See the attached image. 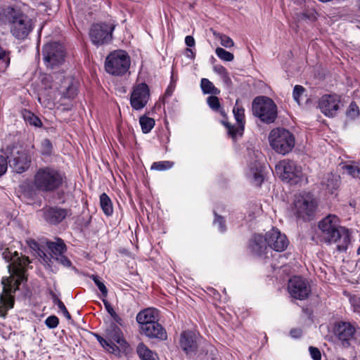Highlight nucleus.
<instances>
[{
    "mask_svg": "<svg viewBox=\"0 0 360 360\" xmlns=\"http://www.w3.org/2000/svg\"><path fill=\"white\" fill-rule=\"evenodd\" d=\"M310 355L314 360H321V354L320 350L317 347H309V348Z\"/></svg>",
    "mask_w": 360,
    "mask_h": 360,
    "instance_id": "48",
    "label": "nucleus"
},
{
    "mask_svg": "<svg viewBox=\"0 0 360 360\" xmlns=\"http://www.w3.org/2000/svg\"><path fill=\"white\" fill-rule=\"evenodd\" d=\"M252 112L264 123L270 124L277 117V107L272 99L264 97H256L252 102Z\"/></svg>",
    "mask_w": 360,
    "mask_h": 360,
    "instance_id": "6",
    "label": "nucleus"
},
{
    "mask_svg": "<svg viewBox=\"0 0 360 360\" xmlns=\"http://www.w3.org/2000/svg\"><path fill=\"white\" fill-rule=\"evenodd\" d=\"M0 254L6 262L8 271L12 275L21 276L24 274L25 268L30 262L27 257H20L17 251H12L8 248L0 250Z\"/></svg>",
    "mask_w": 360,
    "mask_h": 360,
    "instance_id": "11",
    "label": "nucleus"
},
{
    "mask_svg": "<svg viewBox=\"0 0 360 360\" xmlns=\"http://www.w3.org/2000/svg\"><path fill=\"white\" fill-rule=\"evenodd\" d=\"M214 224H218L219 229L220 231L223 232L225 231L226 227H225L224 220L223 217L217 215L216 213H215Z\"/></svg>",
    "mask_w": 360,
    "mask_h": 360,
    "instance_id": "50",
    "label": "nucleus"
},
{
    "mask_svg": "<svg viewBox=\"0 0 360 360\" xmlns=\"http://www.w3.org/2000/svg\"><path fill=\"white\" fill-rule=\"evenodd\" d=\"M139 123L141 124L142 131L144 134H147L153 128L155 125V120L153 118L143 115L140 117Z\"/></svg>",
    "mask_w": 360,
    "mask_h": 360,
    "instance_id": "32",
    "label": "nucleus"
},
{
    "mask_svg": "<svg viewBox=\"0 0 360 360\" xmlns=\"http://www.w3.org/2000/svg\"><path fill=\"white\" fill-rule=\"evenodd\" d=\"M44 142H45V143H47V144H49V145H51L50 141H49V140H47V139H46V140L44 141Z\"/></svg>",
    "mask_w": 360,
    "mask_h": 360,
    "instance_id": "60",
    "label": "nucleus"
},
{
    "mask_svg": "<svg viewBox=\"0 0 360 360\" xmlns=\"http://www.w3.org/2000/svg\"><path fill=\"white\" fill-rule=\"evenodd\" d=\"M288 290L292 297L300 300L307 298L311 293L309 283L300 276H294L289 280Z\"/></svg>",
    "mask_w": 360,
    "mask_h": 360,
    "instance_id": "17",
    "label": "nucleus"
},
{
    "mask_svg": "<svg viewBox=\"0 0 360 360\" xmlns=\"http://www.w3.org/2000/svg\"><path fill=\"white\" fill-rule=\"evenodd\" d=\"M357 254L358 255H360V246L359 247L358 250H357Z\"/></svg>",
    "mask_w": 360,
    "mask_h": 360,
    "instance_id": "61",
    "label": "nucleus"
},
{
    "mask_svg": "<svg viewBox=\"0 0 360 360\" xmlns=\"http://www.w3.org/2000/svg\"><path fill=\"white\" fill-rule=\"evenodd\" d=\"M207 102L211 109L214 111L219 112L222 116L226 115L224 111L221 108V104L218 97L215 96H209L207 98Z\"/></svg>",
    "mask_w": 360,
    "mask_h": 360,
    "instance_id": "33",
    "label": "nucleus"
},
{
    "mask_svg": "<svg viewBox=\"0 0 360 360\" xmlns=\"http://www.w3.org/2000/svg\"><path fill=\"white\" fill-rule=\"evenodd\" d=\"M214 36L220 40L221 46L226 48H231L234 46L233 41L228 36L212 31Z\"/></svg>",
    "mask_w": 360,
    "mask_h": 360,
    "instance_id": "37",
    "label": "nucleus"
},
{
    "mask_svg": "<svg viewBox=\"0 0 360 360\" xmlns=\"http://www.w3.org/2000/svg\"><path fill=\"white\" fill-rule=\"evenodd\" d=\"M58 323L59 319L57 316L54 315L49 316L45 321L46 326L49 328H56Z\"/></svg>",
    "mask_w": 360,
    "mask_h": 360,
    "instance_id": "44",
    "label": "nucleus"
},
{
    "mask_svg": "<svg viewBox=\"0 0 360 360\" xmlns=\"http://www.w3.org/2000/svg\"><path fill=\"white\" fill-rule=\"evenodd\" d=\"M53 259L57 261L58 263L61 264L64 266H70L71 265V262L70 261V259L63 254L60 255Z\"/></svg>",
    "mask_w": 360,
    "mask_h": 360,
    "instance_id": "49",
    "label": "nucleus"
},
{
    "mask_svg": "<svg viewBox=\"0 0 360 360\" xmlns=\"http://www.w3.org/2000/svg\"><path fill=\"white\" fill-rule=\"evenodd\" d=\"M305 91L304 88L302 86L300 85H296L294 87L292 96L294 100L300 104V98L303 95L304 92Z\"/></svg>",
    "mask_w": 360,
    "mask_h": 360,
    "instance_id": "43",
    "label": "nucleus"
},
{
    "mask_svg": "<svg viewBox=\"0 0 360 360\" xmlns=\"http://www.w3.org/2000/svg\"><path fill=\"white\" fill-rule=\"evenodd\" d=\"M217 56L222 60L230 62L234 59L233 53L226 51L223 48L217 47L215 50Z\"/></svg>",
    "mask_w": 360,
    "mask_h": 360,
    "instance_id": "38",
    "label": "nucleus"
},
{
    "mask_svg": "<svg viewBox=\"0 0 360 360\" xmlns=\"http://www.w3.org/2000/svg\"><path fill=\"white\" fill-rule=\"evenodd\" d=\"M18 279L14 281L13 284L12 281H8V278L2 280L4 285V292L5 295H0V304H1L0 309V316H5L8 309L13 308L14 304V300L11 296L12 292H15L19 288L21 281L23 279V274L21 276H16Z\"/></svg>",
    "mask_w": 360,
    "mask_h": 360,
    "instance_id": "13",
    "label": "nucleus"
},
{
    "mask_svg": "<svg viewBox=\"0 0 360 360\" xmlns=\"http://www.w3.org/2000/svg\"><path fill=\"white\" fill-rule=\"evenodd\" d=\"M8 160L7 156L5 158L3 155H0V176L6 173L8 168Z\"/></svg>",
    "mask_w": 360,
    "mask_h": 360,
    "instance_id": "47",
    "label": "nucleus"
},
{
    "mask_svg": "<svg viewBox=\"0 0 360 360\" xmlns=\"http://www.w3.org/2000/svg\"><path fill=\"white\" fill-rule=\"evenodd\" d=\"M318 237L326 244H335L339 252L345 251L351 242L349 230L340 224L339 219L334 214L324 217L318 224Z\"/></svg>",
    "mask_w": 360,
    "mask_h": 360,
    "instance_id": "1",
    "label": "nucleus"
},
{
    "mask_svg": "<svg viewBox=\"0 0 360 360\" xmlns=\"http://www.w3.org/2000/svg\"><path fill=\"white\" fill-rule=\"evenodd\" d=\"M137 353L141 360H159L156 353L149 349L143 343H139Z\"/></svg>",
    "mask_w": 360,
    "mask_h": 360,
    "instance_id": "29",
    "label": "nucleus"
},
{
    "mask_svg": "<svg viewBox=\"0 0 360 360\" xmlns=\"http://www.w3.org/2000/svg\"><path fill=\"white\" fill-rule=\"evenodd\" d=\"M143 333L150 339H156L160 341L166 340L167 334L165 329L158 321L148 323L141 326Z\"/></svg>",
    "mask_w": 360,
    "mask_h": 360,
    "instance_id": "23",
    "label": "nucleus"
},
{
    "mask_svg": "<svg viewBox=\"0 0 360 360\" xmlns=\"http://www.w3.org/2000/svg\"><path fill=\"white\" fill-rule=\"evenodd\" d=\"M42 53L46 65L52 68L61 64L65 56L63 46L58 42L45 44L43 47Z\"/></svg>",
    "mask_w": 360,
    "mask_h": 360,
    "instance_id": "15",
    "label": "nucleus"
},
{
    "mask_svg": "<svg viewBox=\"0 0 360 360\" xmlns=\"http://www.w3.org/2000/svg\"><path fill=\"white\" fill-rule=\"evenodd\" d=\"M65 175L52 167H43L37 169L33 176V185L40 192L51 193L63 184Z\"/></svg>",
    "mask_w": 360,
    "mask_h": 360,
    "instance_id": "2",
    "label": "nucleus"
},
{
    "mask_svg": "<svg viewBox=\"0 0 360 360\" xmlns=\"http://www.w3.org/2000/svg\"><path fill=\"white\" fill-rule=\"evenodd\" d=\"M332 332L335 342L343 348H348L357 339L360 328L356 322L339 321L334 323Z\"/></svg>",
    "mask_w": 360,
    "mask_h": 360,
    "instance_id": "4",
    "label": "nucleus"
},
{
    "mask_svg": "<svg viewBox=\"0 0 360 360\" xmlns=\"http://www.w3.org/2000/svg\"><path fill=\"white\" fill-rule=\"evenodd\" d=\"M150 99V89L145 83H140L133 87L130 96V104L135 110L143 109Z\"/></svg>",
    "mask_w": 360,
    "mask_h": 360,
    "instance_id": "16",
    "label": "nucleus"
},
{
    "mask_svg": "<svg viewBox=\"0 0 360 360\" xmlns=\"http://www.w3.org/2000/svg\"><path fill=\"white\" fill-rule=\"evenodd\" d=\"M5 154L8 160L10 167L16 173H22L29 168L30 160H28L26 153L17 145L8 146Z\"/></svg>",
    "mask_w": 360,
    "mask_h": 360,
    "instance_id": "12",
    "label": "nucleus"
},
{
    "mask_svg": "<svg viewBox=\"0 0 360 360\" xmlns=\"http://www.w3.org/2000/svg\"><path fill=\"white\" fill-rule=\"evenodd\" d=\"M347 116L354 118L358 116L359 109L356 104L354 102L351 103L349 107V110H347Z\"/></svg>",
    "mask_w": 360,
    "mask_h": 360,
    "instance_id": "46",
    "label": "nucleus"
},
{
    "mask_svg": "<svg viewBox=\"0 0 360 360\" xmlns=\"http://www.w3.org/2000/svg\"><path fill=\"white\" fill-rule=\"evenodd\" d=\"M158 319V311L154 308H147L141 311L136 316V321L143 326L148 323L157 321Z\"/></svg>",
    "mask_w": 360,
    "mask_h": 360,
    "instance_id": "25",
    "label": "nucleus"
},
{
    "mask_svg": "<svg viewBox=\"0 0 360 360\" xmlns=\"http://www.w3.org/2000/svg\"><path fill=\"white\" fill-rule=\"evenodd\" d=\"M72 215L71 210L60 207H49L43 209L44 220L50 224H58L65 217Z\"/></svg>",
    "mask_w": 360,
    "mask_h": 360,
    "instance_id": "22",
    "label": "nucleus"
},
{
    "mask_svg": "<svg viewBox=\"0 0 360 360\" xmlns=\"http://www.w3.org/2000/svg\"><path fill=\"white\" fill-rule=\"evenodd\" d=\"M302 17L301 19H309L311 20H314L316 19L315 13L314 11H310L309 13H301Z\"/></svg>",
    "mask_w": 360,
    "mask_h": 360,
    "instance_id": "53",
    "label": "nucleus"
},
{
    "mask_svg": "<svg viewBox=\"0 0 360 360\" xmlns=\"http://www.w3.org/2000/svg\"><path fill=\"white\" fill-rule=\"evenodd\" d=\"M316 207V202L313 195L309 193H304L295 196V214L304 221L311 220L314 217Z\"/></svg>",
    "mask_w": 360,
    "mask_h": 360,
    "instance_id": "9",
    "label": "nucleus"
},
{
    "mask_svg": "<svg viewBox=\"0 0 360 360\" xmlns=\"http://www.w3.org/2000/svg\"><path fill=\"white\" fill-rule=\"evenodd\" d=\"M106 338L108 341L117 343L121 347H124L126 344L125 340L123 339L122 333L120 328L115 324L111 323L106 329Z\"/></svg>",
    "mask_w": 360,
    "mask_h": 360,
    "instance_id": "26",
    "label": "nucleus"
},
{
    "mask_svg": "<svg viewBox=\"0 0 360 360\" xmlns=\"http://www.w3.org/2000/svg\"><path fill=\"white\" fill-rule=\"evenodd\" d=\"M92 280L95 283V284L97 285L98 289L101 290L102 295L103 297H107L108 295V289L105 284L100 280L99 277L98 276L92 275L91 276Z\"/></svg>",
    "mask_w": 360,
    "mask_h": 360,
    "instance_id": "40",
    "label": "nucleus"
},
{
    "mask_svg": "<svg viewBox=\"0 0 360 360\" xmlns=\"http://www.w3.org/2000/svg\"><path fill=\"white\" fill-rule=\"evenodd\" d=\"M267 247L266 235L265 238L259 234L254 235L250 241L249 248L257 255L264 253Z\"/></svg>",
    "mask_w": 360,
    "mask_h": 360,
    "instance_id": "24",
    "label": "nucleus"
},
{
    "mask_svg": "<svg viewBox=\"0 0 360 360\" xmlns=\"http://www.w3.org/2000/svg\"><path fill=\"white\" fill-rule=\"evenodd\" d=\"M290 335L293 338H300L302 335V330L300 328H294L290 330Z\"/></svg>",
    "mask_w": 360,
    "mask_h": 360,
    "instance_id": "55",
    "label": "nucleus"
},
{
    "mask_svg": "<svg viewBox=\"0 0 360 360\" xmlns=\"http://www.w3.org/2000/svg\"><path fill=\"white\" fill-rule=\"evenodd\" d=\"M264 177L261 172H255L254 174V180L257 185H260L263 181Z\"/></svg>",
    "mask_w": 360,
    "mask_h": 360,
    "instance_id": "52",
    "label": "nucleus"
},
{
    "mask_svg": "<svg viewBox=\"0 0 360 360\" xmlns=\"http://www.w3.org/2000/svg\"><path fill=\"white\" fill-rule=\"evenodd\" d=\"M213 70L216 73L221 75L223 81L227 85H229L231 83V79L229 75V73L224 66L221 65H217L214 66Z\"/></svg>",
    "mask_w": 360,
    "mask_h": 360,
    "instance_id": "36",
    "label": "nucleus"
},
{
    "mask_svg": "<svg viewBox=\"0 0 360 360\" xmlns=\"http://www.w3.org/2000/svg\"><path fill=\"white\" fill-rule=\"evenodd\" d=\"M200 86L202 91L205 94L217 95L220 93V91L216 88L208 79L206 78H202L201 79Z\"/></svg>",
    "mask_w": 360,
    "mask_h": 360,
    "instance_id": "31",
    "label": "nucleus"
},
{
    "mask_svg": "<svg viewBox=\"0 0 360 360\" xmlns=\"http://www.w3.org/2000/svg\"><path fill=\"white\" fill-rule=\"evenodd\" d=\"M114 29L113 25L105 22L92 25L89 33L91 42L97 46L109 43Z\"/></svg>",
    "mask_w": 360,
    "mask_h": 360,
    "instance_id": "14",
    "label": "nucleus"
},
{
    "mask_svg": "<svg viewBox=\"0 0 360 360\" xmlns=\"http://www.w3.org/2000/svg\"><path fill=\"white\" fill-rule=\"evenodd\" d=\"M100 205L106 216L112 215L113 212L112 203L110 198L105 193L100 195Z\"/></svg>",
    "mask_w": 360,
    "mask_h": 360,
    "instance_id": "30",
    "label": "nucleus"
},
{
    "mask_svg": "<svg viewBox=\"0 0 360 360\" xmlns=\"http://www.w3.org/2000/svg\"><path fill=\"white\" fill-rule=\"evenodd\" d=\"M322 184L326 186V181H325V179L322 181Z\"/></svg>",
    "mask_w": 360,
    "mask_h": 360,
    "instance_id": "62",
    "label": "nucleus"
},
{
    "mask_svg": "<svg viewBox=\"0 0 360 360\" xmlns=\"http://www.w3.org/2000/svg\"><path fill=\"white\" fill-rule=\"evenodd\" d=\"M46 245L50 251L52 259L61 254H64L66 251V245L60 238H57L56 242L48 241Z\"/></svg>",
    "mask_w": 360,
    "mask_h": 360,
    "instance_id": "27",
    "label": "nucleus"
},
{
    "mask_svg": "<svg viewBox=\"0 0 360 360\" xmlns=\"http://www.w3.org/2000/svg\"><path fill=\"white\" fill-rule=\"evenodd\" d=\"M266 235L267 245L270 248L277 252H282L287 248L288 240L278 229L273 228L266 232Z\"/></svg>",
    "mask_w": 360,
    "mask_h": 360,
    "instance_id": "21",
    "label": "nucleus"
},
{
    "mask_svg": "<svg viewBox=\"0 0 360 360\" xmlns=\"http://www.w3.org/2000/svg\"><path fill=\"white\" fill-rule=\"evenodd\" d=\"M8 14L12 34L18 39H25L33 28L32 20L24 14H18L13 8L8 12Z\"/></svg>",
    "mask_w": 360,
    "mask_h": 360,
    "instance_id": "7",
    "label": "nucleus"
},
{
    "mask_svg": "<svg viewBox=\"0 0 360 360\" xmlns=\"http://www.w3.org/2000/svg\"><path fill=\"white\" fill-rule=\"evenodd\" d=\"M76 80L70 77H65L62 73L46 75L41 78L45 88L56 89L65 98H73L77 94Z\"/></svg>",
    "mask_w": 360,
    "mask_h": 360,
    "instance_id": "3",
    "label": "nucleus"
},
{
    "mask_svg": "<svg viewBox=\"0 0 360 360\" xmlns=\"http://www.w3.org/2000/svg\"><path fill=\"white\" fill-rule=\"evenodd\" d=\"M185 43L188 47H192L195 45V39L192 36H186Z\"/></svg>",
    "mask_w": 360,
    "mask_h": 360,
    "instance_id": "54",
    "label": "nucleus"
},
{
    "mask_svg": "<svg viewBox=\"0 0 360 360\" xmlns=\"http://www.w3.org/2000/svg\"><path fill=\"white\" fill-rule=\"evenodd\" d=\"M338 186V181L335 180V181L333 180L331 181V183L326 184V186L329 188L330 187H332V188H335Z\"/></svg>",
    "mask_w": 360,
    "mask_h": 360,
    "instance_id": "57",
    "label": "nucleus"
},
{
    "mask_svg": "<svg viewBox=\"0 0 360 360\" xmlns=\"http://www.w3.org/2000/svg\"><path fill=\"white\" fill-rule=\"evenodd\" d=\"M186 51H187V52H189V53H191V56H193V51H192V50H191V49H188H188H186Z\"/></svg>",
    "mask_w": 360,
    "mask_h": 360,
    "instance_id": "59",
    "label": "nucleus"
},
{
    "mask_svg": "<svg viewBox=\"0 0 360 360\" xmlns=\"http://www.w3.org/2000/svg\"><path fill=\"white\" fill-rule=\"evenodd\" d=\"M58 307V308L60 309V310L63 312L64 316L68 319V320H71L72 317H71V315L68 312V309H66L65 304H63V302H60L58 305H57Z\"/></svg>",
    "mask_w": 360,
    "mask_h": 360,
    "instance_id": "51",
    "label": "nucleus"
},
{
    "mask_svg": "<svg viewBox=\"0 0 360 360\" xmlns=\"http://www.w3.org/2000/svg\"><path fill=\"white\" fill-rule=\"evenodd\" d=\"M344 168L345 171L353 177H358L360 174V169L357 166L345 165Z\"/></svg>",
    "mask_w": 360,
    "mask_h": 360,
    "instance_id": "45",
    "label": "nucleus"
},
{
    "mask_svg": "<svg viewBox=\"0 0 360 360\" xmlns=\"http://www.w3.org/2000/svg\"><path fill=\"white\" fill-rule=\"evenodd\" d=\"M103 303L105 307L108 312L110 314L111 317L114 319V321L120 324H121L122 319L116 314L111 304L106 300H103Z\"/></svg>",
    "mask_w": 360,
    "mask_h": 360,
    "instance_id": "39",
    "label": "nucleus"
},
{
    "mask_svg": "<svg viewBox=\"0 0 360 360\" xmlns=\"http://www.w3.org/2000/svg\"><path fill=\"white\" fill-rule=\"evenodd\" d=\"M245 110L244 109L238 105V101H236V104L233 108V112L234 114V117L236 120L238 122V126L235 127L231 125L230 123L227 122H222V124L226 127L228 131V134L233 138L236 139L237 135H242L243 131L244 130V124H245Z\"/></svg>",
    "mask_w": 360,
    "mask_h": 360,
    "instance_id": "20",
    "label": "nucleus"
},
{
    "mask_svg": "<svg viewBox=\"0 0 360 360\" xmlns=\"http://www.w3.org/2000/svg\"><path fill=\"white\" fill-rule=\"evenodd\" d=\"M340 97L336 94H325L319 101L321 111L328 117H334L339 109Z\"/></svg>",
    "mask_w": 360,
    "mask_h": 360,
    "instance_id": "18",
    "label": "nucleus"
},
{
    "mask_svg": "<svg viewBox=\"0 0 360 360\" xmlns=\"http://www.w3.org/2000/svg\"><path fill=\"white\" fill-rule=\"evenodd\" d=\"M50 295H51V299L53 300V302L55 304L58 305L60 302H62V301L58 297V296L52 290H50Z\"/></svg>",
    "mask_w": 360,
    "mask_h": 360,
    "instance_id": "56",
    "label": "nucleus"
},
{
    "mask_svg": "<svg viewBox=\"0 0 360 360\" xmlns=\"http://www.w3.org/2000/svg\"><path fill=\"white\" fill-rule=\"evenodd\" d=\"M10 63V58L6 51L0 46V70L6 69Z\"/></svg>",
    "mask_w": 360,
    "mask_h": 360,
    "instance_id": "41",
    "label": "nucleus"
},
{
    "mask_svg": "<svg viewBox=\"0 0 360 360\" xmlns=\"http://www.w3.org/2000/svg\"><path fill=\"white\" fill-rule=\"evenodd\" d=\"M130 58L128 54L122 50L110 53L106 58L105 68L110 75L120 76L125 74L130 67Z\"/></svg>",
    "mask_w": 360,
    "mask_h": 360,
    "instance_id": "8",
    "label": "nucleus"
},
{
    "mask_svg": "<svg viewBox=\"0 0 360 360\" xmlns=\"http://www.w3.org/2000/svg\"><path fill=\"white\" fill-rule=\"evenodd\" d=\"M25 120L32 126L40 127L42 126L41 120L30 111H25L23 114Z\"/></svg>",
    "mask_w": 360,
    "mask_h": 360,
    "instance_id": "35",
    "label": "nucleus"
},
{
    "mask_svg": "<svg viewBox=\"0 0 360 360\" xmlns=\"http://www.w3.org/2000/svg\"><path fill=\"white\" fill-rule=\"evenodd\" d=\"M179 345L181 349L186 353L187 355H196L198 348L200 345L196 335L191 331L186 330L181 333L179 338Z\"/></svg>",
    "mask_w": 360,
    "mask_h": 360,
    "instance_id": "19",
    "label": "nucleus"
},
{
    "mask_svg": "<svg viewBox=\"0 0 360 360\" xmlns=\"http://www.w3.org/2000/svg\"><path fill=\"white\" fill-rule=\"evenodd\" d=\"M275 172L283 181L290 184H298L302 178L301 167L290 160H283L276 164Z\"/></svg>",
    "mask_w": 360,
    "mask_h": 360,
    "instance_id": "10",
    "label": "nucleus"
},
{
    "mask_svg": "<svg viewBox=\"0 0 360 360\" xmlns=\"http://www.w3.org/2000/svg\"><path fill=\"white\" fill-rule=\"evenodd\" d=\"M174 163L169 161L154 162L151 167L153 169L165 170L172 167Z\"/></svg>",
    "mask_w": 360,
    "mask_h": 360,
    "instance_id": "42",
    "label": "nucleus"
},
{
    "mask_svg": "<svg viewBox=\"0 0 360 360\" xmlns=\"http://www.w3.org/2000/svg\"><path fill=\"white\" fill-rule=\"evenodd\" d=\"M172 91H173L172 87L169 86L165 93V96H170L172 94Z\"/></svg>",
    "mask_w": 360,
    "mask_h": 360,
    "instance_id": "58",
    "label": "nucleus"
},
{
    "mask_svg": "<svg viewBox=\"0 0 360 360\" xmlns=\"http://www.w3.org/2000/svg\"><path fill=\"white\" fill-rule=\"evenodd\" d=\"M196 354L199 360H216L217 351L212 345L205 344Z\"/></svg>",
    "mask_w": 360,
    "mask_h": 360,
    "instance_id": "28",
    "label": "nucleus"
},
{
    "mask_svg": "<svg viewBox=\"0 0 360 360\" xmlns=\"http://www.w3.org/2000/svg\"><path fill=\"white\" fill-rule=\"evenodd\" d=\"M96 338L101 345L109 352L115 354L119 352L118 347L113 342L108 341L107 338L104 339L98 335H96Z\"/></svg>",
    "mask_w": 360,
    "mask_h": 360,
    "instance_id": "34",
    "label": "nucleus"
},
{
    "mask_svg": "<svg viewBox=\"0 0 360 360\" xmlns=\"http://www.w3.org/2000/svg\"><path fill=\"white\" fill-rule=\"evenodd\" d=\"M271 147L278 153L285 155L295 147V137L288 130L276 128L269 135Z\"/></svg>",
    "mask_w": 360,
    "mask_h": 360,
    "instance_id": "5",
    "label": "nucleus"
}]
</instances>
